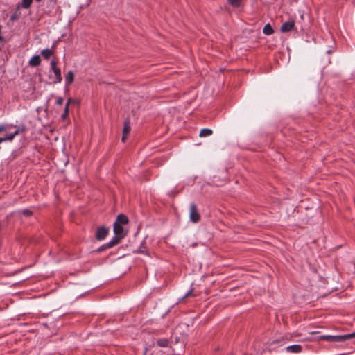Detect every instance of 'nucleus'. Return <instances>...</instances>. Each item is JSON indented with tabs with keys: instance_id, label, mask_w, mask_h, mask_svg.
I'll list each match as a JSON object with an SVG mask.
<instances>
[{
	"instance_id": "f257e3e1",
	"label": "nucleus",
	"mask_w": 355,
	"mask_h": 355,
	"mask_svg": "<svg viewBox=\"0 0 355 355\" xmlns=\"http://www.w3.org/2000/svg\"><path fill=\"white\" fill-rule=\"evenodd\" d=\"M352 335L345 334V335H324L320 336L321 340H327L331 343H342L347 340L351 339Z\"/></svg>"
},
{
	"instance_id": "f03ea898",
	"label": "nucleus",
	"mask_w": 355,
	"mask_h": 355,
	"mask_svg": "<svg viewBox=\"0 0 355 355\" xmlns=\"http://www.w3.org/2000/svg\"><path fill=\"white\" fill-rule=\"evenodd\" d=\"M189 218L193 223H197L200 220V215L198 211L196 204L191 203L189 207Z\"/></svg>"
},
{
	"instance_id": "7ed1b4c3",
	"label": "nucleus",
	"mask_w": 355,
	"mask_h": 355,
	"mask_svg": "<svg viewBox=\"0 0 355 355\" xmlns=\"http://www.w3.org/2000/svg\"><path fill=\"white\" fill-rule=\"evenodd\" d=\"M109 232V228L105 226L100 227L97 229L96 232V239L98 241H102L107 236Z\"/></svg>"
},
{
	"instance_id": "20e7f679",
	"label": "nucleus",
	"mask_w": 355,
	"mask_h": 355,
	"mask_svg": "<svg viewBox=\"0 0 355 355\" xmlns=\"http://www.w3.org/2000/svg\"><path fill=\"white\" fill-rule=\"evenodd\" d=\"M294 27L295 21L293 20H289L282 24L280 30L283 33H286L293 30Z\"/></svg>"
},
{
	"instance_id": "39448f33",
	"label": "nucleus",
	"mask_w": 355,
	"mask_h": 355,
	"mask_svg": "<svg viewBox=\"0 0 355 355\" xmlns=\"http://www.w3.org/2000/svg\"><path fill=\"white\" fill-rule=\"evenodd\" d=\"M286 350L288 353L297 354L302 351V347L300 345H293L286 347Z\"/></svg>"
},
{
	"instance_id": "423d86ee",
	"label": "nucleus",
	"mask_w": 355,
	"mask_h": 355,
	"mask_svg": "<svg viewBox=\"0 0 355 355\" xmlns=\"http://www.w3.org/2000/svg\"><path fill=\"white\" fill-rule=\"evenodd\" d=\"M114 232L115 235L119 236L124 238L125 233L122 225H119L118 223H114Z\"/></svg>"
},
{
	"instance_id": "0eeeda50",
	"label": "nucleus",
	"mask_w": 355,
	"mask_h": 355,
	"mask_svg": "<svg viewBox=\"0 0 355 355\" xmlns=\"http://www.w3.org/2000/svg\"><path fill=\"white\" fill-rule=\"evenodd\" d=\"M114 223H118L119 225H123L128 223V218L123 214H119Z\"/></svg>"
},
{
	"instance_id": "6e6552de",
	"label": "nucleus",
	"mask_w": 355,
	"mask_h": 355,
	"mask_svg": "<svg viewBox=\"0 0 355 355\" xmlns=\"http://www.w3.org/2000/svg\"><path fill=\"white\" fill-rule=\"evenodd\" d=\"M122 239V237L115 235L114 237L112 238V239L108 243H106V245L107 247H110V248H112L114 246L116 245Z\"/></svg>"
},
{
	"instance_id": "1a4fd4ad",
	"label": "nucleus",
	"mask_w": 355,
	"mask_h": 355,
	"mask_svg": "<svg viewBox=\"0 0 355 355\" xmlns=\"http://www.w3.org/2000/svg\"><path fill=\"white\" fill-rule=\"evenodd\" d=\"M40 63H41V59H40V57L37 55L32 57L28 62V64L31 67H37L40 64Z\"/></svg>"
},
{
	"instance_id": "9d476101",
	"label": "nucleus",
	"mask_w": 355,
	"mask_h": 355,
	"mask_svg": "<svg viewBox=\"0 0 355 355\" xmlns=\"http://www.w3.org/2000/svg\"><path fill=\"white\" fill-rule=\"evenodd\" d=\"M74 80V73L72 71H69L65 77L66 84L71 85Z\"/></svg>"
},
{
	"instance_id": "9b49d317",
	"label": "nucleus",
	"mask_w": 355,
	"mask_h": 355,
	"mask_svg": "<svg viewBox=\"0 0 355 355\" xmlns=\"http://www.w3.org/2000/svg\"><path fill=\"white\" fill-rule=\"evenodd\" d=\"M53 72L55 78V81H54V83H60L62 80V77L60 68L54 70Z\"/></svg>"
},
{
	"instance_id": "f8f14e48",
	"label": "nucleus",
	"mask_w": 355,
	"mask_h": 355,
	"mask_svg": "<svg viewBox=\"0 0 355 355\" xmlns=\"http://www.w3.org/2000/svg\"><path fill=\"white\" fill-rule=\"evenodd\" d=\"M263 33L265 35H270L274 33V30L270 24H267L264 26L263 28Z\"/></svg>"
},
{
	"instance_id": "ddd939ff",
	"label": "nucleus",
	"mask_w": 355,
	"mask_h": 355,
	"mask_svg": "<svg viewBox=\"0 0 355 355\" xmlns=\"http://www.w3.org/2000/svg\"><path fill=\"white\" fill-rule=\"evenodd\" d=\"M130 132V125L129 119H126L123 123V135H128Z\"/></svg>"
},
{
	"instance_id": "4468645a",
	"label": "nucleus",
	"mask_w": 355,
	"mask_h": 355,
	"mask_svg": "<svg viewBox=\"0 0 355 355\" xmlns=\"http://www.w3.org/2000/svg\"><path fill=\"white\" fill-rule=\"evenodd\" d=\"M157 344L161 347H166L168 346L169 340L167 338H159L157 340Z\"/></svg>"
},
{
	"instance_id": "2eb2a0df",
	"label": "nucleus",
	"mask_w": 355,
	"mask_h": 355,
	"mask_svg": "<svg viewBox=\"0 0 355 355\" xmlns=\"http://www.w3.org/2000/svg\"><path fill=\"white\" fill-rule=\"evenodd\" d=\"M213 133L212 130L209 128H203L200 130L199 136L200 137H205L211 135Z\"/></svg>"
},
{
	"instance_id": "dca6fc26",
	"label": "nucleus",
	"mask_w": 355,
	"mask_h": 355,
	"mask_svg": "<svg viewBox=\"0 0 355 355\" xmlns=\"http://www.w3.org/2000/svg\"><path fill=\"white\" fill-rule=\"evenodd\" d=\"M41 54L45 59H49L53 55V51L50 49H44L42 51Z\"/></svg>"
},
{
	"instance_id": "f3484780",
	"label": "nucleus",
	"mask_w": 355,
	"mask_h": 355,
	"mask_svg": "<svg viewBox=\"0 0 355 355\" xmlns=\"http://www.w3.org/2000/svg\"><path fill=\"white\" fill-rule=\"evenodd\" d=\"M33 2V0H22L21 3V6L24 8H28L31 3Z\"/></svg>"
},
{
	"instance_id": "a211bd4d",
	"label": "nucleus",
	"mask_w": 355,
	"mask_h": 355,
	"mask_svg": "<svg viewBox=\"0 0 355 355\" xmlns=\"http://www.w3.org/2000/svg\"><path fill=\"white\" fill-rule=\"evenodd\" d=\"M228 3L233 7H239L241 4L242 0H227Z\"/></svg>"
},
{
	"instance_id": "6ab92c4d",
	"label": "nucleus",
	"mask_w": 355,
	"mask_h": 355,
	"mask_svg": "<svg viewBox=\"0 0 355 355\" xmlns=\"http://www.w3.org/2000/svg\"><path fill=\"white\" fill-rule=\"evenodd\" d=\"M69 107H68L67 105H65L64 112H63V114L61 116V119L63 121L66 120L67 119L68 116H69Z\"/></svg>"
},
{
	"instance_id": "aec40b11",
	"label": "nucleus",
	"mask_w": 355,
	"mask_h": 355,
	"mask_svg": "<svg viewBox=\"0 0 355 355\" xmlns=\"http://www.w3.org/2000/svg\"><path fill=\"white\" fill-rule=\"evenodd\" d=\"M26 131V127L24 125H21L17 127V130L15 131L16 135H18L20 133L24 132Z\"/></svg>"
},
{
	"instance_id": "412c9836",
	"label": "nucleus",
	"mask_w": 355,
	"mask_h": 355,
	"mask_svg": "<svg viewBox=\"0 0 355 355\" xmlns=\"http://www.w3.org/2000/svg\"><path fill=\"white\" fill-rule=\"evenodd\" d=\"M56 65H57V62L55 60H52L51 62V69L53 71L55 69H59L58 67H57Z\"/></svg>"
},
{
	"instance_id": "4be33fe9",
	"label": "nucleus",
	"mask_w": 355,
	"mask_h": 355,
	"mask_svg": "<svg viewBox=\"0 0 355 355\" xmlns=\"http://www.w3.org/2000/svg\"><path fill=\"white\" fill-rule=\"evenodd\" d=\"M15 136H17V135H15V132H12V133L8 134V135L6 137V141H12V140L14 139V137H15Z\"/></svg>"
},
{
	"instance_id": "5701e85b",
	"label": "nucleus",
	"mask_w": 355,
	"mask_h": 355,
	"mask_svg": "<svg viewBox=\"0 0 355 355\" xmlns=\"http://www.w3.org/2000/svg\"><path fill=\"white\" fill-rule=\"evenodd\" d=\"M110 247H107L106 245V243L103 244V245H101L98 250H97V252H101L107 249H110Z\"/></svg>"
},
{
	"instance_id": "b1692460",
	"label": "nucleus",
	"mask_w": 355,
	"mask_h": 355,
	"mask_svg": "<svg viewBox=\"0 0 355 355\" xmlns=\"http://www.w3.org/2000/svg\"><path fill=\"white\" fill-rule=\"evenodd\" d=\"M64 99L62 97H58L56 99L55 104L58 105H61L63 104Z\"/></svg>"
},
{
	"instance_id": "393cba45",
	"label": "nucleus",
	"mask_w": 355,
	"mask_h": 355,
	"mask_svg": "<svg viewBox=\"0 0 355 355\" xmlns=\"http://www.w3.org/2000/svg\"><path fill=\"white\" fill-rule=\"evenodd\" d=\"M23 214L26 216H30L32 215V211L31 210H29V209H24L23 211Z\"/></svg>"
},
{
	"instance_id": "a878e982",
	"label": "nucleus",
	"mask_w": 355,
	"mask_h": 355,
	"mask_svg": "<svg viewBox=\"0 0 355 355\" xmlns=\"http://www.w3.org/2000/svg\"><path fill=\"white\" fill-rule=\"evenodd\" d=\"M6 130V127L4 125H0V133Z\"/></svg>"
},
{
	"instance_id": "bb28decb",
	"label": "nucleus",
	"mask_w": 355,
	"mask_h": 355,
	"mask_svg": "<svg viewBox=\"0 0 355 355\" xmlns=\"http://www.w3.org/2000/svg\"><path fill=\"white\" fill-rule=\"evenodd\" d=\"M280 341L279 340H273L270 342L268 343L269 345L271 346L273 344L275 343H279Z\"/></svg>"
},
{
	"instance_id": "cd10ccee",
	"label": "nucleus",
	"mask_w": 355,
	"mask_h": 355,
	"mask_svg": "<svg viewBox=\"0 0 355 355\" xmlns=\"http://www.w3.org/2000/svg\"><path fill=\"white\" fill-rule=\"evenodd\" d=\"M73 102V100L71 98H69L67 101V103L65 105H67L68 107H69V105Z\"/></svg>"
},
{
	"instance_id": "c85d7f7f",
	"label": "nucleus",
	"mask_w": 355,
	"mask_h": 355,
	"mask_svg": "<svg viewBox=\"0 0 355 355\" xmlns=\"http://www.w3.org/2000/svg\"><path fill=\"white\" fill-rule=\"evenodd\" d=\"M192 293V290H190L189 292H187L184 296L182 297L183 299L184 298H186V297H188L189 296H190Z\"/></svg>"
},
{
	"instance_id": "c756f323",
	"label": "nucleus",
	"mask_w": 355,
	"mask_h": 355,
	"mask_svg": "<svg viewBox=\"0 0 355 355\" xmlns=\"http://www.w3.org/2000/svg\"><path fill=\"white\" fill-rule=\"evenodd\" d=\"M126 139H127V135H123V136H122V137H121V141H122L123 142H125V140H126Z\"/></svg>"
},
{
	"instance_id": "7c9ffc66",
	"label": "nucleus",
	"mask_w": 355,
	"mask_h": 355,
	"mask_svg": "<svg viewBox=\"0 0 355 355\" xmlns=\"http://www.w3.org/2000/svg\"><path fill=\"white\" fill-rule=\"evenodd\" d=\"M17 18V16L15 14L12 15L11 17H10V20L11 21H15Z\"/></svg>"
},
{
	"instance_id": "2f4dec72",
	"label": "nucleus",
	"mask_w": 355,
	"mask_h": 355,
	"mask_svg": "<svg viewBox=\"0 0 355 355\" xmlns=\"http://www.w3.org/2000/svg\"><path fill=\"white\" fill-rule=\"evenodd\" d=\"M4 141H7L6 137H0V144Z\"/></svg>"
},
{
	"instance_id": "473e14b6",
	"label": "nucleus",
	"mask_w": 355,
	"mask_h": 355,
	"mask_svg": "<svg viewBox=\"0 0 355 355\" xmlns=\"http://www.w3.org/2000/svg\"><path fill=\"white\" fill-rule=\"evenodd\" d=\"M137 252L139 253H145L144 250H141V248L138 249Z\"/></svg>"
},
{
	"instance_id": "72a5a7b5",
	"label": "nucleus",
	"mask_w": 355,
	"mask_h": 355,
	"mask_svg": "<svg viewBox=\"0 0 355 355\" xmlns=\"http://www.w3.org/2000/svg\"><path fill=\"white\" fill-rule=\"evenodd\" d=\"M148 350V347H146L144 351V355H146L147 354Z\"/></svg>"
},
{
	"instance_id": "f704fd0d",
	"label": "nucleus",
	"mask_w": 355,
	"mask_h": 355,
	"mask_svg": "<svg viewBox=\"0 0 355 355\" xmlns=\"http://www.w3.org/2000/svg\"><path fill=\"white\" fill-rule=\"evenodd\" d=\"M349 335H352V338H355V332L349 334Z\"/></svg>"
},
{
	"instance_id": "c9c22d12",
	"label": "nucleus",
	"mask_w": 355,
	"mask_h": 355,
	"mask_svg": "<svg viewBox=\"0 0 355 355\" xmlns=\"http://www.w3.org/2000/svg\"><path fill=\"white\" fill-rule=\"evenodd\" d=\"M35 1H37V2H40V1H41L42 0H35Z\"/></svg>"
}]
</instances>
